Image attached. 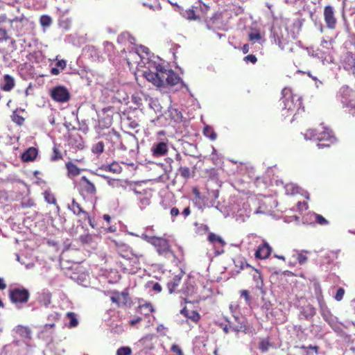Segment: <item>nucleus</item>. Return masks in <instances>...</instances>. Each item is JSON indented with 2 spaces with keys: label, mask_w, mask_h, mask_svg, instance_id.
Wrapping results in <instances>:
<instances>
[{
  "label": "nucleus",
  "mask_w": 355,
  "mask_h": 355,
  "mask_svg": "<svg viewBox=\"0 0 355 355\" xmlns=\"http://www.w3.org/2000/svg\"><path fill=\"white\" fill-rule=\"evenodd\" d=\"M180 313L186 318L197 323L200 319V315L197 311H189L186 306L180 311Z\"/></svg>",
  "instance_id": "obj_19"
},
{
  "label": "nucleus",
  "mask_w": 355,
  "mask_h": 355,
  "mask_svg": "<svg viewBox=\"0 0 355 355\" xmlns=\"http://www.w3.org/2000/svg\"><path fill=\"white\" fill-rule=\"evenodd\" d=\"M272 346L271 343L270 342L268 338L262 339L259 344V349L262 352H267L269 348Z\"/></svg>",
  "instance_id": "obj_36"
},
{
  "label": "nucleus",
  "mask_w": 355,
  "mask_h": 355,
  "mask_svg": "<svg viewBox=\"0 0 355 355\" xmlns=\"http://www.w3.org/2000/svg\"><path fill=\"white\" fill-rule=\"evenodd\" d=\"M235 267L238 268L237 272H240L241 270H246L248 272L251 268V266L248 264L246 261L242 257H237L234 260Z\"/></svg>",
  "instance_id": "obj_25"
},
{
  "label": "nucleus",
  "mask_w": 355,
  "mask_h": 355,
  "mask_svg": "<svg viewBox=\"0 0 355 355\" xmlns=\"http://www.w3.org/2000/svg\"><path fill=\"white\" fill-rule=\"evenodd\" d=\"M191 214V209H190V207H187L186 208L184 209L183 211H182V214L187 217L188 216L189 214Z\"/></svg>",
  "instance_id": "obj_63"
},
{
  "label": "nucleus",
  "mask_w": 355,
  "mask_h": 355,
  "mask_svg": "<svg viewBox=\"0 0 355 355\" xmlns=\"http://www.w3.org/2000/svg\"><path fill=\"white\" fill-rule=\"evenodd\" d=\"M315 291L316 298L318 302L319 306L324 305L325 302L324 300V296L322 295V291L320 286L319 285L316 286Z\"/></svg>",
  "instance_id": "obj_38"
},
{
  "label": "nucleus",
  "mask_w": 355,
  "mask_h": 355,
  "mask_svg": "<svg viewBox=\"0 0 355 355\" xmlns=\"http://www.w3.org/2000/svg\"><path fill=\"white\" fill-rule=\"evenodd\" d=\"M106 139L113 144L114 148L123 150H127V148L122 144L121 135L114 130H112L106 134Z\"/></svg>",
  "instance_id": "obj_10"
},
{
  "label": "nucleus",
  "mask_w": 355,
  "mask_h": 355,
  "mask_svg": "<svg viewBox=\"0 0 355 355\" xmlns=\"http://www.w3.org/2000/svg\"><path fill=\"white\" fill-rule=\"evenodd\" d=\"M250 41H259L261 40V34L259 32L250 33L248 35Z\"/></svg>",
  "instance_id": "obj_51"
},
{
  "label": "nucleus",
  "mask_w": 355,
  "mask_h": 355,
  "mask_svg": "<svg viewBox=\"0 0 355 355\" xmlns=\"http://www.w3.org/2000/svg\"><path fill=\"white\" fill-rule=\"evenodd\" d=\"M9 23L11 28L15 31L18 35H24L28 33L32 25V22L24 15L10 19Z\"/></svg>",
  "instance_id": "obj_5"
},
{
  "label": "nucleus",
  "mask_w": 355,
  "mask_h": 355,
  "mask_svg": "<svg viewBox=\"0 0 355 355\" xmlns=\"http://www.w3.org/2000/svg\"><path fill=\"white\" fill-rule=\"evenodd\" d=\"M104 170L114 173H120L122 171V168L120 164L116 162H113L110 164L103 166Z\"/></svg>",
  "instance_id": "obj_32"
},
{
  "label": "nucleus",
  "mask_w": 355,
  "mask_h": 355,
  "mask_svg": "<svg viewBox=\"0 0 355 355\" xmlns=\"http://www.w3.org/2000/svg\"><path fill=\"white\" fill-rule=\"evenodd\" d=\"M60 69L58 68V67H53L51 69V74L53 75H58L60 73Z\"/></svg>",
  "instance_id": "obj_61"
},
{
  "label": "nucleus",
  "mask_w": 355,
  "mask_h": 355,
  "mask_svg": "<svg viewBox=\"0 0 355 355\" xmlns=\"http://www.w3.org/2000/svg\"><path fill=\"white\" fill-rule=\"evenodd\" d=\"M203 134L205 137L209 138L211 141H214L217 137V135L214 130L209 125H206L204 128Z\"/></svg>",
  "instance_id": "obj_35"
},
{
  "label": "nucleus",
  "mask_w": 355,
  "mask_h": 355,
  "mask_svg": "<svg viewBox=\"0 0 355 355\" xmlns=\"http://www.w3.org/2000/svg\"><path fill=\"white\" fill-rule=\"evenodd\" d=\"M243 60L248 63L251 62L252 64H255L257 62V57L253 54L248 55L247 56L244 57Z\"/></svg>",
  "instance_id": "obj_50"
},
{
  "label": "nucleus",
  "mask_w": 355,
  "mask_h": 355,
  "mask_svg": "<svg viewBox=\"0 0 355 355\" xmlns=\"http://www.w3.org/2000/svg\"><path fill=\"white\" fill-rule=\"evenodd\" d=\"M11 117L12 121L19 125H21L24 123V118L18 114L17 112H14Z\"/></svg>",
  "instance_id": "obj_43"
},
{
  "label": "nucleus",
  "mask_w": 355,
  "mask_h": 355,
  "mask_svg": "<svg viewBox=\"0 0 355 355\" xmlns=\"http://www.w3.org/2000/svg\"><path fill=\"white\" fill-rule=\"evenodd\" d=\"M66 318L69 320V323L67 325L69 328H73L78 325L79 322L75 313L67 312Z\"/></svg>",
  "instance_id": "obj_33"
},
{
  "label": "nucleus",
  "mask_w": 355,
  "mask_h": 355,
  "mask_svg": "<svg viewBox=\"0 0 355 355\" xmlns=\"http://www.w3.org/2000/svg\"><path fill=\"white\" fill-rule=\"evenodd\" d=\"M184 17L189 20H197L200 17L196 15L193 8H189L185 11Z\"/></svg>",
  "instance_id": "obj_40"
},
{
  "label": "nucleus",
  "mask_w": 355,
  "mask_h": 355,
  "mask_svg": "<svg viewBox=\"0 0 355 355\" xmlns=\"http://www.w3.org/2000/svg\"><path fill=\"white\" fill-rule=\"evenodd\" d=\"M155 248L157 253L164 257H169L170 256H174L169 242L167 239L162 237L151 236L148 240Z\"/></svg>",
  "instance_id": "obj_4"
},
{
  "label": "nucleus",
  "mask_w": 355,
  "mask_h": 355,
  "mask_svg": "<svg viewBox=\"0 0 355 355\" xmlns=\"http://www.w3.org/2000/svg\"><path fill=\"white\" fill-rule=\"evenodd\" d=\"M345 295V290L344 288H339L337 291H336V293L335 295V300L336 301H340L343 300V296Z\"/></svg>",
  "instance_id": "obj_48"
},
{
  "label": "nucleus",
  "mask_w": 355,
  "mask_h": 355,
  "mask_svg": "<svg viewBox=\"0 0 355 355\" xmlns=\"http://www.w3.org/2000/svg\"><path fill=\"white\" fill-rule=\"evenodd\" d=\"M40 22L42 26L48 27L52 23V19L49 15H42L40 19Z\"/></svg>",
  "instance_id": "obj_41"
},
{
  "label": "nucleus",
  "mask_w": 355,
  "mask_h": 355,
  "mask_svg": "<svg viewBox=\"0 0 355 355\" xmlns=\"http://www.w3.org/2000/svg\"><path fill=\"white\" fill-rule=\"evenodd\" d=\"M79 193L84 200H96L97 189L94 182L86 176H82L79 182Z\"/></svg>",
  "instance_id": "obj_3"
},
{
  "label": "nucleus",
  "mask_w": 355,
  "mask_h": 355,
  "mask_svg": "<svg viewBox=\"0 0 355 355\" xmlns=\"http://www.w3.org/2000/svg\"><path fill=\"white\" fill-rule=\"evenodd\" d=\"M168 150V144L164 141L155 144L151 148L152 155L155 157H162L166 155Z\"/></svg>",
  "instance_id": "obj_13"
},
{
  "label": "nucleus",
  "mask_w": 355,
  "mask_h": 355,
  "mask_svg": "<svg viewBox=\"0 0 355 355\" xmlns=\"http://www.w3.org/2000/svg\"><path fill=\"white\" fill-rule=\"evenodd\" d=\"M15 83L14 78L9 74L4 75L1 89L4 92H10L15 87Z\"/></svg>",
  "instance_id": "obj_21"
},
{
  "label": "nucleus",
  "mask_w": 355,
  "mask_h": 355,
  "mask_svg": "<svg viewBox=\"0 0 355 355\" xmlns=\"http://www.w3.org/2000/svg\"><path fill=\"white\" fill-rule=\"evenodd\" d=\"M38 151L34 147L28 148L21 155V159L24 162H33L37 156Z\"/></svg>",
  "instance_id": "obj_22"
},
{
  "label": "nucleus",
  "mask_w": 355,
  "mask_h": 355,
  "mask_svg": "<svg viewBox=\"0 0 355 355\" xmlns=\"http://www.w3.org/2000/svg\"><path fill=\"white\" fill-rule=\"evenodd\" d=\"M52 295L49 291H42L39 293L38 302L44 306H48L51 303Z\"/></svg>",
  "instance_id": "obj_24"
},
{
  "label": "nucleus",
  "mask_w": 355,
  "mask_h": 355,
  "mask_svg": "<svg viewBox=\"0 0 355 355\" xmlns=\"http://www.w3.org/2000/svg\"><path fill=\"white\" fill-rule=\"evenodd\" d=\"M297 259L300 264H303L307 261V257L302 254H299Z\"/></svg>",
  "instance_id": "obj_54"
},
{
  "label": "nucleus",
  "mask_w": 355,
  "mask_h": 355,
  "mask_svg": "<svg viewBox=\"0 0 355 355\" xmlns=\"http://www.w3.org/2000/svg\"><path fill=\"white\" fill-rule=\"evenodd\" d=\"M132 349L130 347H121L116 351V355H130Z\"/></svg>",
  "instance_id": "obj_47"
},
{
  "label": "nucleus",
  "mask_w": 355,
  "mask_h": 355,
  "mask_svg": "<svg viewBox=\"0 0 355 355\" xmlns=\"http://www.w3.org/2000/svg\"><path fill=\"white\" fill-rule=\"evenodd\" d=\"M170 213H171V215L172 216H177L178 215H179L180 211H179V209L177 207H173L171 209V212Z\"/></svg>",
  "instance_id": "obj_59"
},
{
  "label": "nucleus",
  "mask_w": 355,
  "mask_h": 355,
  "mask_svg": "<svg viewBox=\"0 0 355 355\" xmlns=\"http://www.w3.org/2000/svg\"><path fill=\"white\" fill-rule=\"evenodd\" d=\"M171 351L176 353L177 355H184L182 350L179 345L173 344L171 348Z\"/></svg>",
  "instance_id": "obj_53"
},
{
  "label": "nucleus",
  "mask_w": 355,
  "mask_h": 355,
  "mask_svg": "<svg viewBox=\"0 0 355 355\" xmlns=\"http://www.w3.org/2000/svg\"><path fill=\"white\" fill-rule=\"evenodd\" d=\"M241 49H242L243 53L244 54H246L247 53H248L249 49H250L249 45L248 44H244L242 46Z\"/></svg>",
  "instance_id": "obj_64"
},
{
  "label": "nucleus",
  "mask_w": 355,
  "mask_h": 355,
  "mask_svg": "<svg viewBox=\"0 0 355 355\" xmlns=\"http://www.w3.org/2000/svg\"><path fill=\"white\" fill-rule=\"evenodd\" d=\"M10 39L7 31L5 28H0V41H6Z\"/></svg>",
  "instance_id": "obj_49"
},
{
  "label": "nucleus",
  "mask_w": 355,
  "mask_h": 355,
  "mask_svg": "<svg viewBox=\"0 0 355 355\" xmlns=\"http://www.w3.org/2000/svg\"><path fill=\"white\" fill-rule=\"evenodd\" d=\"M76 137L79 139V142L76 144V146L78 148L82 149L83 147V142H82V138H81V137L79 135H77Z\"/></svg>",
  "instance_id": "obj_62"
},
{
  "label": "nucleus",
  "mask_w": 355,
  "mask_h": 355,
  "mask_svg": "<svg viewBox=\"0 0 355 355\" xmlns=\"http://www.w3.org/2000/svg\"><path fill=\"white\" fill-rule=\"evenodd\" d=\"M169 118L175 122L179 123L182 121L183 118L182 114L180 111L175 108H170L168 110Z\"/></svg>",
  "instance_id": "obj_31"
},
{
  "label": "nucleus",
  "mask_w": 355,
  "mask_h": 355,
  "mask_svg": "<svg viewBox=\"0 0 355 355\" xmlns=\"http://www.w3.org/2000/svg\"><path fill=\"white\" fill-rule=\"evenodd\" d=\"M324 19L326 26L329 29H335L337 24V19L334 15V10L332 6H326L324 8Z\"/></svg>",
  "instance_id": "obj_9"
},
{
  "label": "nucleus",
  "mask_w": 355,
  "mask_h": 355,
  "mask_svg": "<svg viewBox=\"0 0 355 355\" xmlns=\"http://www.w3.org/2000/svg\"><path fill=\"white\" fill-rule=\"evenodd\" d=\"M240 295L241 297H243L245 303L248 305H250L251 303V297L250 295V292L248 290L243 289L239 291Z\"/></svg>",
  "instance_id": "obj_46"
},
{
  "label": "nucleus",
  "mask_w": 355,
  "mask_h": 355,
  "mask_svg": "<svg viewBox=\"0 0 355 355\" xmlns=\"http://www.w3.org/2000/svg\"><path fill=\"white\" fill-rule=\"evenodd\" d=\"M69 177H75L80 173V169L73 162H68L65 164Z\"/></svg>",
  "instance_id": "obj_26"
},
{
  "label": "nucleus",
  "mask_w": 355,
  "mask_h": 355,
  "mask_svg": "<svg viewBox=\"0 0 355 355\" xmlns=\"http://www.w3.org/2000/svg\"><path fill=\"white\" fill-rule=\"evenodd\" d=\"M15 332L19 336L24 338H31V331L28 327L18 325L15 328Z\"/></svg>",
  "instance_id": "obj_28"
},
{
  "label": "nucleus",
  "mask_w": 355,
  "mask_h": 355,
  "mask_svg": "<svg viewBox=\"0 0 355 355\" xmlns=\"http://www.w3.org/2000/svg\"><path fill=\"white\" fill-rule=\"evenodd\" d=\"M152 289L157 293H159L162 291V288L158 282H156L153 284Z\"/></svg>",
  "instance_id": "obj_56"
},
{
  "label": "nucleus",
  "mask_w": 355,
  "mask_h": 355,
  "mask_svg": "<svg viewBox=\"0 0 355 355\" xmlns=\"http://www.w3.org/2000/svg\"><path fill=\"white\" fill-rule=\"evenodd\" d=\"M69 209L77 216L83 218V217H88V212L85 211L81 205L75 200L73 199L71 204L69 205Z\"/></svg>",
  "instance_id": "obj_16"
},
{
  "label": "nucleus",
  "mask_w": 355,
  "mask_h": 355,
  "mask_svg": "<svg viewBox=\"0 0 355 355\" xmlns=\"http://www.w3.org/2000/svg\"><path fill=\"white\" fill-rule=\"evenodd\" d=\"M305 137L318 141V148L329 147L334 144L336 139L331 135V131L325 127L319 129H309L305 133Z\"/></svg>",
  "instance_id": "obj_1"
},
{
  "label": "nucleus",
  "mask_w": 355,
  "mask_h": 355,
  "mask_svg": "<svg viewBox=\"0 0 355 355\" xmlns=\"http://www.w3.org/2000/svg\"><path fill=\"white\" fill-rule=\"evenodd\" d=\"M282 102L284 103L283 109L290 115H293L296 110H298L302 105V101L300 96L293 94L291 89L284 88L282 90Z\"/></svg>",
  "instance_id": "obj_2"
},
{
  "label": "nucleus",
  "mask_w": 355,
  "mask_h": 355,
  "mask_svg": "<svg viewBox=\"0 0 355 355\" xmlns=\"http://www.w3.org/2000/svg\"><path fill=\"white\" fill-rule=\"evenodd\" d=\"M56 67L60 70H63L66 67V62L64 60H58L56 62Z\"/></svg>",
  "instance_id": "obj_55"
},
{
  "label": "nucleus",
  "mask_w": 355,
  "mask_h": 355,
  "mask_svg": "<svg viewBox=\"0 0 355 355\" xmlns=\"http://www.w3.org/2000/svg\"><path fill=\"white\" fill-rule=\"evenodd\" d=\"M158 69L159 66L156 67V71L153 72L150 70L145 71L144 76L146 79L152 83L155 86L157 87L158 84Z\"/></svg>",
  "instance_id": "obj_23"
},
{
  "label": "nucleus",
  "mask_w": 355,
  "mask_h": 355,
  "mask_svg": "<svg viewBox=\"0 0 355 355\" xmlns=\"http://www.w3.org/2000/svg\"><path fill=\"white\" fill-rule=\"evenodd\" d=\"M141 320H142V318L141 317H137L135 319L131 320L130 321V324L131 326H134V325L137 324V323H139Z\"/></svg>",
  "instance_id": "obj_58"
},
{
  "label": "nucleus",
  "mask_w": 355,
  "mask_h": 355,
  "mask_svg": "<svg viewBox=\"0 0 355 355\" xmlns=\"http://www.w3.org/2000/svg\"><path fill=\"white\" fill-rule=\"evenodd\" d=\"M223 329L225 334H228L232 331V328H230V322H228V324H225Z\"/></svg>",
  "instance_id": "obj_60"
},
{
  "label": "nucleus",
  "mask_w": 355,
  "mask_h": 355,
  "mask_svg": "<svg viewBox=\"0 0 355 355\" xmlns=\"http://www.w3.org/2000/svg\"><path fill=\"white\" fill-rule=\"evenodd\" d=\"M92 150L94 153L101 154L104 150V144L103 141H98L95 144L92 148Z\"/></svg>",
  "instance_id": "obj_42"
},
{
  "label": "nucleus",
  "mask_w": 355,
  "mask_h": 355,
  "mask_svg": "<svg viewBox=\"0 0 355 355\" xmlns=\"http://www.w3.org/2000/svg\"><path fill=\"white\" fill-rule=\"evenodd\" d=\"M62 159V155L60 151L56 146H54L53 148V155L51 156V160L53 162H55Z\"/></svg>",
  "instance_id": "obj_45"
},
{
  "label": "nucleus",
  "mask_w": 355,
  "mask_h": 355,
  "mask_svg": "<svg viewBox=\"0 0 355 355\" xmlns=\"http://www.w3.org/2000/svg\"><path fill=\"white\" fill-rule=\"evenodd\" d=\"M168 78L166 82V86H175L180 83L181 78L180 76L175 73L173 70L170 69L168 71Z\"/></svg>",
  "instance_id": "obj_29"
},
{
  "label": "nucleus",
  "mask_w": 355,
  "mask_h": 355,
  "mask_svg": "<svg viewBox=\"0 0 355 355\" xmlns=\"http://www.w3.org/2000/svg\"><path fill=\"white\" fill-rule=\"evenodd\" d=\"M271 251L272 249L268 243L263 242L258 247L255 252L254 256L257 259H265L270 256Z\"/></svg>",
  "instance_id": "obj_14"
},
{
  "label": "nucleus",
  "mask_w": 355,
  "mask_h": 355,
  "mask_svg": "<svg viewBox=\"0 0 355 355\" xmlns=\"http://www.w3.org/2000/svg\"><path fill=\"white\" fill-rule=\"evenodd\" d=\"M313 216L315 222L320 225H327L329 224V221L320 214L314 213Z\"/></svg>",
  "instance_id": "obj_39"
},
{
  "label": "nucleus",
  "mask_w": 355,
  "mask_h": 355,
  "mask_svg": "<svg viewBox=\"0 0 355 355\" xmlns=\"http://www.w3.org/2000/svg\"><path fill=\"white\" fill-rule=\"evenodd\" d=\"M110 300L117 306H126L128 301V293L126 291H113L111 293Z\"/></svg>",
  "instance_id": "obj_11"
},
{
  "label": "nucleus",
  "mask_w": 355,
  "mask_h": 355,
  "mask_svg": "<svg viewBox=\"0 0 355 355\" xmlns=\"http://www.w3.org/2000/svg\"><path fill=\"white\" fill-rule=\"evenodd\" d=\"M44 196L45 200L49 204H55L56 203V199L53 193H51L50 191H46L44 193Z\"/></svg>",
  "instance_id": "obj_44"
},
{
  "label": "nucleus",
  "mask_w": 355,
  "mask_h": 355,
  "mask_svg": "<svg viewBox=\"0 0 355 355\" xmlns=\"http://www.w3.org/2000/svg\"><path fill=\"white\" fill-rule=\"evenodd\" d=\"M94 240V236L91 234H85L79 236V241L83 245H92Z\"/></svg>",
  "instance_id": "obj_34"
},
{
  "label": "nucleus",
  "mask_w": 355,
  "mask_h": 355,
  "mask_svg": "<svg viewBox=\"0 0 355 355\" xmlns=\"http://www.w3.org/2000/svg\"><path fill=\"white\" fill-rule=\"evenodd\" d=\"M168 71H170V69H166L162 66H159L157 87L166 86V82L168 80L169 74Z\"/></svg>",
  "instance_id": "obj_18"
},
{
  "label": "nucleus",
  "mask_w": 355,
  "mask_h": 355,
  "mask_svg": "<svg viewBox=\"0 0 355 355\" xmlns=\"http://www.w3.org/2000/svg\"><path fill=\"white\" fill-rule=\"evenodd\" d=\"M51 98L56 102L66 103L70 99V93L64 86H56L51 92Z\"/></svg>",
  "instance_id": "obj_7"
},
{
  "label": "nucleus",
  "mask_w": 355,
  "mask_h": 355,
  "mask_svg": "<svg viewBox=\"0 0 355 355\" xmlns=\"http://www.w3.org/2000/svg\"><path fill=\"white\" fill-rule=\"evenodd\" d=\"M9 297L10 301L15 304H25L30 298V293L24 287L14 288L9 290Z\"/></svg>",
  "instance_id": "obj_6"
},
{
  "label": "nucleus",
  "mask_w": 355,
  "mask_h": 355,
  "mask_svg": "<svg viewBox=\"0 0 355 355\" xmlns=\"http://www.w3.org/2000/svg\"><path fill=\"white\" fill-rule=\"evenodd\" d=\"M248 272L252 277L255 283V286L257 288L261 289L263 286V281L261 272L252 266Z\"/></svg>",
  "instance_id": "obj_17"
},
{
  "label": "nucleus",
  "mask_w": 355,
  "mask_h": 355,
  "mask_svg": "<svg viewBox=\"0 0 355 355\" xmlns=\"http://www.w3.org/2000/svg\"><path fill=\"white\" fill-rule=\"evenodd\" d=\"M82 219L83 220H88V223L89 224V225L92 227V228H95V225L93 222V220L92 218V217L89 216V214H88V217H83Z\"/></svg>",
  "instance_id": "obj_57"
},
{
  "label": "nucleus",
  "mask_w": 355,
  "mask_h": 355,
  "mask_svg": "<svg viewBox=\"0 0 355 355\" xmlns=\"http://www.w3.org/2000/svg\"><path fill=\"white\" fill-rule=\"evenodd\" d=\"M178 171L180 176L184 179H188L191 177V170L187 166H180Z\"/></svg>",
  "instance_id": "obj_37"
},
{
  "label": "nucleus",
  "mask_w": 355,
  "mask_h": 355,
  "mask_svg": "<svg viewBox=\"0 0 355 355\" xmlns=\"http://www.w3.org/2000/svg\"><path fill=\"white\" fill-rule=\"evenodd\" d=\"M183 276L184 272L182 270H178L177 273L171 274L166 284L169 293L171 294L178 291V287L180 286Z\"/></svg>",
  "instance_id": "obj_8"
},
{
  "label": "nucleus",
  "mask_w": 355,
  "mask_h": 355,
  "mask_svg": "<svg viewBox=\"0 0 355 355\" xmlns=\"http://www.w3.org/2000/svg\"><path fill=\"white\" fill-rule=\"evenodd\" d=\"M208 241L213 243L214 245L218 244V246L223 248L225 245L226 244L225 241L218 235L215 234L214 233H210L208 236ZM216 248V245H215ZM224 252L223 249H222L220 251L217 250L216 253L218 254H220Z\"/></svg>",
  "instance_id": "obj_20"
},
{
  "label": "nucleus",
  "mask_w": 355,
  "mask_h": 355,
  "mask_svg": "<svg viewBox=\"0 0 355 355\" xmlns=\"http://www.w3.org/2000/svg\"><path fill=\"white\" fill-rule=\"evenodd\" d=\"M171 351L176 353L177 355H184L182 350L179 345L173 344L171 348Z\"/></svg>",
  "instance_id": "obj_52"
},
{
  "label": "nucleus",
  "mask_w": 355,
  "mask_h": 355,
  "mask_svg": "<svg viewBox=\"0 0 355 355\" xmlns=\"http://www.w3.org/2000/svg\"><path fill=\"white\" fill-rule=\"evenodd\" d=\"M343 65L345 70L355 73V55L351 53L347 52L343 60Z\"/></svg>",
  "instance_id": "obj_15"
},
{
  "label": "nucleus",
  "mask_w": 355,
  "mask_h": 355,
  "mask_svg": "<svg viewBox=\"0 0 355 355\" xmlns=\"http://www.w3.org/2000/svg\"><path fill=\"white\" fill-rule=\"evenodd\" d=\"M140 60L139 54L135 51H129L128 55L126 57V61L129 66L133 64L138 63Z\"/></svg>",
  "instance_id": "obj_30"
},
{
  "label": "nucleus",
  "mask_w": 355,
  "mask_h": 355,
  "mask_svg": "<svg viewBox=\"0 0 355 355\" xmlns=\"http://www.w3.org/2000/svg\"><path fill=\"white\" fill-rule=\"evenodd\" d=\"M230 328L232 331L246 333L248 331V327L244 318H241L239 316H234V322H230Z\"/></svg>",
  "instance_id": "obj_12"
},
{
  "label": "nucleus",
  "mask_w": 355,
  "mask_h": 355,
  "mask_svg": "<svg viewBox=\"0 0 355 355\" xmlns=\"http://www.w3.org/2000/svg\"><path fill=\"white\" fill-rule=\"evenodd\" d=\"M137 312L145 316H148L150 313L154 312V309L150 302H146L144 304H141L137 308Z\"/></svg>",
  "instance_id": "obj_27"
}]
</instances>
